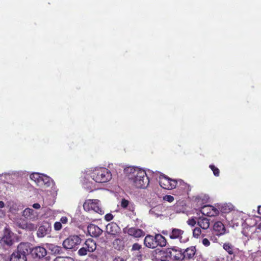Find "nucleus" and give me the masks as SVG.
I'll return each mask as SVG.
<instances>
[{
	"label": "nucleus",
	"mask_w": 261,
	"mask_h": 261,
	"mask_svg": "<svg viewBox=\"0 0 261 261\" xmlns=\"http://www.w3.org/2000/svg\"><path fill=\"white\" fill-rule=\"evenodd\" d=\"M30 243H21L17 246L16 252L20 254L22 256H24V258H27V255L30 253Z\"/></svg>",
	"instance_id": "14"
},
{
	"label": "nucleus",
	"mask_w": 261,
	"mask_h": 261,
	"mask_svg": "<svg viewBox=\"0 0 261 261\" xmlns=\"http://www.w3.org/2000/svg\"><path fill=\"white\" fill-rule=\"evenodd\" d=\"M165 257H169L174 261L183 260L182 250L176 247L166 248Z\"/></svg>",
	"instance_id": "5"
},
{
	"label": "nucleus",
	"mask_w": 261,
	"mask_h": 261,
	"mask_svg": "<svg viewBox=\"0 0 261 261\" xmlns=\"http://www.w3.org/2000/svg\"><path fill=\"white\" fill-rule=\"evenodd\" d=\"M258 214L261 215V206H259L258 207Z\"/></svg>",
	"instance_id": "46"
},
{
	"label": "nucleus",
	"mask_w": 261,
	"mask_h": 261,
	"mask_svg": "<svg viewBox=\"0 0 261 261\" xmlns=\"http://www.w3.org/2000/svg\"><path fill=\"white\" fill-rule=\"evenodd\" d=\"M223 249L230 255H233V257L235 255L234 254V246L230 243H225L223 245Z\"/></svg>",
	"instance_id": "29"
},
{
	"label": "nucleus",
	"mask_w": 261,
	"mask_h": 261,
	"mask_svg": "<svg viewBox=\"0 0 261 261\" xmlns=\"http://www.w3.org/2000/svg\"><path fill=\"white\" fill-rule=\"evenodd\" d=\"M83 208L87 212L93 211L100 215L104 214L103 211L100 206V201L98 199L86 200L83 204Z\"/></svg>",
	"instance_id": "3"
},
{
	"label": "nucleus",
	"mask_w": 261,
	"mask_h": 261,
	"mask_svg": "<svg viewBox=\"0 0 261 261\" xmlns=\"http://www.w3.org/2000/svg\"><path fill=\"white\" fill-rule=\"evenodd\" d=\"M87 229L90 236L95 238L100 236L103 232V230L101 229L93 224H90L89 225Z\"/></svg>",
	"instance_id": "16"
},
{
	"label": "nucleus",
	"mask_w": 261,
	"mask_h": 261,
	"mask_svg": "<svg viewBox=\"0 0 261 261\" xmlns=\"http://www.w3.org/2000/svg\"><path fill=\"white\" fill-rule=\"evenodd\" d=\"M196 249L195 246H190L186 249L182 250L183 260H190L193 259L195 257Z\"/></svg>",
	"instance_id": "12"
},
{
	"label": "nucleus",
	"mask_w": 261,
	"mask_h": 261,
	"mask_svg": "<svg viewBox=\"0 0 261 261\" xmlns=\"http://www.w3.org/2000/svg\"><path fill=\"white\" fill-rule=\"evenodd\" d=\"M106 232L113 238L119 237L121 234V228L117 223L111 222L107 225Z\"/></svg>",
	"instance_id": "8"
},
{
	"label": "nucleus",
	"mask_w": 261,
	"mask_h": 261,
	"mask_svg": "<svg viewBox=\"0 0 261 261\" xmlns=\"http://www.w3.org/2000/svg\"><path fill=\"white\" fill-rule=\"evenodd\" d=\"M202 244L205 246H208L210 245V242L209 241V240L206 239V238H204L202 240Z\"/></svg>",
	"instance_id": "41"
},
{
	"label": "nucleus",
	"mask_w": 261,
	"mask_h": 261,
	"mask_svg": "<svg viewBox=\"0 0 261 261\" xmlns=\"http://www.w3.org/2000/svg\"><path fill=\"white\" fill-rule=\"evenodd\" d=\"M35 211L30 208H27L23 211V216L28 219H32L35 217Z\"/></svg>",
	"instance_id": "27"
},
{
	"label": "nucleus",
	"mask_w": 261,
	"mask_h": 261,
	"mask_svg": "<svg viewBox=\"0 0 261 261\" xmlns=\"http://www.w3.org/2000/svg\"><path fill=\"white\" fill-rule=\"evenodd\" d=\"M54 261H74V259L69 256H58Z\"/></svg>",
	"instance_id": "31"
},
{
	"label": "nucleus",
	"mask_w": 261,
	"mask_h": 261,
	"mask_svg": "<svg viewBox=\"0 0 261 261\" xmlns=\"http://www.w3.org/2000/svg\"><path fill=\"white\" fill-rule=\"evenodd\" d=\"M86 188L90 190V192L93 191L95 189V187L92 186V184H90L89 182H85L84 184Z\"/></svg>",
	"instance_id": "36"
},
{
	"label": "nucleus",
	"mask_w": 261,
	"mask_h": 261,
	"mask_svg": "<svg viewBox=\"0 0 261 261\" xmlns=\"http://www.w3.org/2000/svg\"><path fill=\"white\" fill-rule=\"evenodd\" d=\"M2 241L5 244L8 246H11L13 243V240L9 234L4 236L3 237Z\"/></svg>",
	"instance_id": "30"
},
{
	"label": "nucleus",
	"mask_w": 261,
	"mask_h": 261,
	"mask_svg": "<svg viewBox=\"0 0 261 261\" xmlns=\"http://www.w3.org/2000/svg\"><path fill=\"white\" fill-rule=\"evenodd\" d=\"M90 177L96 182L105 183L110 181L112 177L110 171L106 168H98L93 170Z\"/></svg>",
	"instance_id": "2"
},
{
	"label": "nucleus",
	"mask_w": 261,
	"mask_h": 261,
	"mask_svg": "<svg viewBox=\"0 0 261 261\" xmlns=\"http://www.w3.org/2000/svg\"><path fill=\"white\" fill-rule=\"evenodd\" d=\"M185 233V231L182 229L172 228L169 232V237L171 240H178L180 243H185L188 240L187 239L183 238Z\"/></svg>",
	"instance_id": "9"
},
{
	"label": "nucleus",
	"mask_w": 261,
	"mask_h": 261,
	"mask_svg": "<svg viewBox=\"0 0 261 261\" xmlns=\"http://www.w3.org/2000/svg\"><path fill=\"white\" fill-rule=\"evenodd\" d=\"M129 171L127 175L128 179L130 184L137 188H145L149 183V180L146 172L140 169L129 168L126 170Z\"/></svg>",
	"instance_id": "1"
},
{
	"label": "nucleus",
	"mask_w": 261,
	"mask_h": 261,
	"mask_svg": "<svg viewBox=\"0 0 261 261\" xmlns=\"http://www.w3.org/2000/svg\"><path fill=\"white\" fill-rule=\"evenodd\" d=\"M113 218V215L111 213L107 214L105 216V219L107 221H110Z\"/></svg>",
	"instance_id": "38"
},
{
	"label": "nucleus",
	"mask_w": 261,
	"mask_h": 261,
	"mask_svg": "<svg viewBox=\"0 0 261 261\" xmlns=\"http://www.w3.org/2000/svg\"><path fill=\"white\" fill-rule=\"evenodd\" d=\"M196 223L197 221L194 219H191L188 221V224L192 226H194Z\"/></svg>",
	"instance_id": "39"
},
{
	"label": "nucleus",
	"mask_w": 261,
	"mask_h": 261,
	"mask_svg": "<svg viewBox=\"0 0 261 261\" xmlns=\"http://www.w3.org/2000/svg\"><path fill=\"white\" fill-rule=\"evenodd\" d=\"M178 184L176 186L177 190H179L178 195L188 194L191 191L190 186L185 182L183 180L179 179L177 180Z\"/></svg>",
	"instance_id": "15"
},
{
	"label": "nucleus",
	"mask_w": 261,
	"mask_h": 261,
	"mask_svg": "<svg viewBox=\"0 0 261 261\" xmlns=\"http://www.w3.org/2000/svg\"><path fill=\"white\" fill-rule=\"evenodd\" d=\"M213 230L216 235L220 236L225 233L226 229L222 222L217 221L214 224Z\"/></svg>",
	"instance_id": "17"
},
{
	"label": "nucleus",
	"mask_w": 261,
	"mask_h": 261,
	"mask_svg": "<svg viewBox=\"0 0 261 261\" xmlns=\"http://www.w3.org/2000/svg\"><path fill=\"white\" fill-rule=\"evenodd\" d=\"M258 228H261V224H260L259 225V226H258Z\"/></svg>",
	"instance_id": "48"
},
{
	"label": "nucleus",
	"mask_w": 261,
	"mask_h": 261,
	"mask_svg": "<svg viewBox=\"0 0 261 261\" xmlns=\"http://www.w3.org/2000/svg\"><path fill=\"white\" fill-rule=\"evenodd\" d=\"M197 223L198 225L203 229H207L210 227V220L205 217H199Z\"/></svg>",
	"instance_id": "23"
},
{
	"label": "nucleus",
	"mask_w": 261,
	"mask_h": 261,
	"mask_svg": "<svg viewBox=\"0 0 261 261\" xmlns=\"http://www.w3.org/2000/svg\"><path fill=\"white\" fill-rule=\"evenodd\" d=\"M96 243L92 239H88L86 240L83 247L77 252L80 256H84L87 254L88 252H93L96 249Z\"/></svg>",
	"instance_id": "4"
},
{
	"label": "nucleus",
	"mask_w": 261,
	"mask_h": 261,
	"mask_svg": "<svg viewBox=\"0 0 261 261\" xmlns=\"http://www.w3.org/2000/svg\"><path fill=\"white\" fill-rule=\"evenodd\" d=\"M200 211L203 215L208 217H214L219 214V211L217 208L210 205L201 207Z\"/></svg>",
	"instance_id": "11"
},
{
	"label": "nucleus",
	"mask_w": 261,
	"mask_h": 261,
	"mask_svg": "<svg viewBox=\"0 0 261 261\" xmlns=\"http://www.w3.org/2000/svg\"><path fill=\"white\" fill-rule=\"evenodd\" d=\"M141 248V245L138 243L133 244L132 250H139Z\"/></svg>",
	"instance_id": "37"
},
{
	"label": "nucleus",
	"mask_w": 261,
	"mask_h": 261,
	"mask_svg": "<svg viewBox=\"0 0 261 261\" xmlns=\"http://www.w3.org/2000/svg\"><path fill=\"white\" fill-rule=\"evenodd\" d=\"M159 182L161 187L167 190L175 189L178 184L177 180L172 179L165 175H160Z\"/></svg>",
	"instance_id": "6"
},
{
	"label": "nucleus",
	"mask_w": 261,
	"mask_h": 261,
	"mask_svg": "<svg viewBox=\"0 0 261 261\" xmlns=\"http://www.w3.org/2000/svg\"><path fill=\"white\" fill-rule=\"evenodd\" d=\"M210 168L213 171L214 175L216 176H219L220 174L219 169L215 167L214 165H210L209 166Z\"/></svg>",
	"instance_id": "32"
},
{
	"label": "nucleus",
	"mask_w": 261,
	"mask_h": 261,
	"mask_svg": "<svg viewBox=\"0 0 261 261\" xmlns=\"http://www.w3.org/2000/svg\"><path fill=\"white\" fill-rule=\"evenodd\" d=\"M201 233V230L200 228L196 227L193 229V236L194 237L198 238Z\"/></svg>",
	"instance_id": "33"
},
{
	"label": "nucleus",
	"mask_w": 261,
	"mask_h": 261,
	"mask_svg": "<svg viewBox=\"0 0 261 261\" xmlns=\"http://www.w3.org/2000/svg\"><path fill=\"white\" fill-rule=\"evenodd\" d=\"M166 249L165 250H162L160 249H156L152 252V260L155 261H159L160 258L163 255H165Z\"/></svg>",
	"instance_id": "24"
},
{
	"label": "nucleus",
	"mask_w": 261,
	"mask_h": 261,
	"mask_svg": "<svg viewBox=\"0 0 261 261\" xmlns=\"http://www.w3.org/2000/svg\"><path fill=\"white\" fill-rule=\"evenodd\" d=\"M155 243L156 247L159 246L161 247H165L167 244V241L165 237L160 233H157L155 235Z\"/></svg>",
	"instance_id": "22"
},
{
	"label": "nucleus",
	"mask_w": 261,
	"mask_h": 261,
	"mask_svg": "<svg viewBox=\"0 0 261 261\" xmlns=\"http://www.w3.org/2000/svg\"><path fill=\"white\" fill-rule=\"evenodd\" d=\"M144 245L148 248H155L156 247V243H155V236L151 235H147L144 239Z\"/></svg>",
	"instance_id": "19"
},
{
	"label": "nucleus",
	"mask_w": 261,
	"mask_h": 261,
	"mask_svg": "<svg viewBox=\"0 0 261 261\" xmlns=\"http://www.w3.org/2000/svg\"><path fill=\"white\" fill-rule=\"evenodd\" d=\"M54 229L55 230L59 231L62 228L61 222H56L54 225Z\"/></svg>",
	"instance_id": "34"
},
{
	"label": "nucleus",
	"mask_w": 261,
	"mask_h": 261,
	"mask_svg": "<svg viewBox=\"0 0 261 261\" xmlns=\"http://www.w3.org/2000/svg\"><path fill=\"white\" fill-rule=\"evenodd\" d=\"M121 208L127 210L131 212H134L135 210V205L134 202L129 201L125 198H122L120 202Z\"/></svg>",
	"instance_id": "20"
},
{
	"label": "nucleus",
	"mask_w": 261,
	"mask_h": 261,
	"mask_svg": "<svg viewBox=\"0 0 261 261\" xmlns=\"http://www.w3.org/2000/svg\"><path fill=\"white\" fill-rule=\"evenodd\" d=\"M161 261H169V260L166 259H161Z\"/></svg>",
	"instance_id": "47"
},
{
	"label": "nucleus",
	"mask_w": 261,
	"mask_h": 261,
	"mask_svg": "<svg viewBox=\"0 0 261 261\" xmlns=\"http://www.w3.org/2000/svg\"><path fill=\"white\" fill-rule=\"evenodd\" d=\"M113 261H124V259L120 257H115Z\"/></svg>",
	"instance_id": "43"
},
{
	"label": "nucleus",
	"mask_w": 261,
	"mask_h": 261,
	"mask_svg": "<svg viewBox=\"0 0 261 261\" xmlns=\"http://www.w3.org/2000/svg\"><path fill=\"white\" fill-rule=\"evenodd\" d=\"M127 233L134 238H141L145 236V232L141 229L136 227H130L127 229Z\"/></svg>",
	"instance_id": "18"
},
{
	"label": "nucleus",
	"mask_w": 261,
	"mask_h": 261,
	"mask_svg": "<svg viewBox=\"0 0 261 261\" xmlns=\"http://www.w3.org/2000/svg\"><path fill=\"white\" fill-rule=\"evenodd\" d=\"M174 199V198L173 196H172L171 195H165L163 197L164 200L169 202H172V201H173Z\"/></svg>",
	"instance_id": "35"
},
{
	"label": "nucleus",
	"mask_w": 261,
	"mask_h": 261,
	"mask_svg": "<svg viewBox=\"0 0 261 261\" xmlns=\"http://www.w3.org/2000/svg\"><path fill=\"white\" fill-rule=\"evenodd\" d=\"M51 230V226L50 223L45 222L38 228L37 232V236L39 238H42L49 234Z\"/></svg>",
	"instance_id": "13"
},
{
	"label": "nucleus",
	"mask_w": 261,
	"mask_h": 261,
	"mask_svg": "<svg viewBox=\"0 0 261 261\" xmlns=\"http://www.w3.org/2000/svg\"><path fill=\"white\" fill-rule=\"evenodd\" d=\"M60 222H61V224H67L68 222V218L65 216L62 217L61 218Z\"/></svg>",
	"instance_id": "40"
},
{
	"label": "nucleus",
	"mask_w": 261,
	"mask_h": 261,
	"mask_svg": "<svg viewBox=\"0 0 261 261\" xmlns=\"http://www.w3.org/2000/svg\"><path fill=\"white\" fill-rule=\"evenodd\" d=\"M30 254L35 259H41L47 254L46 249L42 246H36L30 250Z\"/></svg>",
	"instance_id": "10"
},
{
	"label": "nucleus",
	"mask_w": 261,
	"mask_h": 261,
	"mask_svg": "<svg viewBox=\"0 0 261 261\" xmlns=\"http://www.w3.org/2000/svg\"><path fill=\"white\" fill-rule=\"evenodd\" d=\"M82 240L77 236H71L63 242V246L66 249H72L81 243Z\"/></svg>",
	"instance_id": "7"
},
{
	"label": "nucleus",
	"mask_w": 261,
	"mask_h": 261,
	"mask_svg": "<svg viewBox=\"0 0 261 261\" xmlns=\"http://www.w3.org/2000/svg\"><path fill=\"white\" fill-rule=\"evenodd\" d=\"M124 241L122 237H118L115 238L112 244L114 248L118 250H121L124 247Z\"/></svg>",
	"instance_id": "21"
},
{
	"label": "nucleus",
	"mask_w": 261,
	"mask_h": 261,
	"mask_svg": "<svg viewBox=\"0 0 261 261\" xmlns=\"http://www.w3.org/2000/svg\"><path fill=\"white\" fill-rule=\"evenodd\" d=\"M30 179L34 181L37 186H41L43 183V178L38 173H32L30 176Z\"/></svg>",
	"instance_id": "25"
},
{
	"label": "nucleus",
	"mask_w": 261,
	"mask_h": 261,
	"mask_svg": "<svg viewBox=\"0 0 261 261\" xmlns=\"http://www.w3.org/2000/svg\"><path fill=\"white\" fill-rule=\"evenodd\" d=\"M5 206V203L3 201H0V208H3Z\"/></svg>",
	"instance_id": "45"
},
{
	"label": "nucleus",
	"mask_w": 261,
	"mask_h": 261,
	"mask_svg": "<svg viewBox=\"0 0 261 261\" xmlns=\"http://www.w3.org/2000/svg\"><path fill=\"white\" fill-rule=\"evenodd\" d=\"M162 233L164 235H166V236H169V232H168V231L166 230H164L162 231Z\"/></svg>",
	"instance_id": "44"
},
{
	"label": "nucleus",
	"mask_w": 261,
	"mask_h": 261,
	"mask_svg": "<svg viewBox=\"0 0 261 261\" xmlns=\"http://www.w3.org/2000/svg\"><path fill=\"white\" fill-rule=\"evenodd\" d=\"M48 249L54 254H60L63 253V250L61 246L54 244H50Z\"/></svg>",
	"instance_id": "26"
},
{
	"label": "nucleus",
	"mask_w": 261,
	"mask_h": 261,
	"mask_svg": "<svg viewBox=\"0 0 261 261\" xmlns=\"http://www.w3.org/2000/svg\"><path fill=\"white\" fill-rule=\"evenodd\" d=\"M24 256H22L16 251L13 252L10 258V261H27V258H24Z\"/></svg>",
	"instance_id": "28"
},
{
	"label": "nucleus",
	"mask_w": 261,
	"mask_h": 261,
	"mask_svg": "<svg viewBox=\"0 0 261 261\" xmlns=\"http://www.w3.org/2000/svg\"><path fill=\"white\" fill-rule=\"evenodd\" d=\"M33 207L34 208L39 209L40 207V205L38 203H36L33 204Z\"/></svg>",
	"instance_id": "42"
}]
</instances>
